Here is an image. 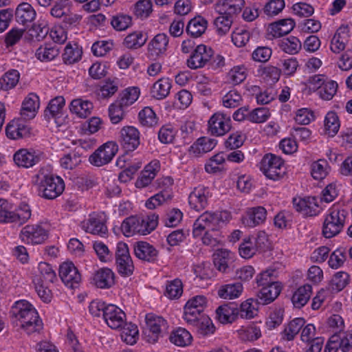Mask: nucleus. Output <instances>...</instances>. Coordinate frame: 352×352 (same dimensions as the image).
I'll return each instance as SVG.
<instances>
[{
  "instance_id": "nucleus-6",
  "label": "nucleus",
  "mask_w": 352,
  "mask_h": 352,
  "mask_svg": "<svg viewBox=\"0 0 352 352\" xmlns=\"http://www.w3.org/2000/svg\"><path fill=\"white\" fill-rule=\"evenodd\" d=\"M145 322L148 334L145 333L146 342L154 344L160 337L166 333L168 329L167 321L162 316L153 313L147 314L145 316Z\"/></svg>"
},
{
  "instance_id": "nucleus-5",
  "label": "nucleus",
  "mask_w": 352,
  "mask_h": 352,
  "mask_svg": "<svg viewBox=\"0 0 352 352\" xmlns=\"http://www.w3.org/2000/svg\"><path fill=\"white\" fill-rule=\"evenodd\" d=\"M115 265L116 271L122 277H129L133 274L135 267L128 245L122 241L116 245Z\"/></svg>"
},
{
  "instance_id": "nucleus-63",
  "label": "nucleus",
  "mask_w": 352,
  "mask_h": 352,
  "mask_svg": "<svg viewBox=\"0 0 352 352\" xmlns=\"http://www.w3.org/2000/svg\"><path fill=\"white\" fill-rule=\"evenodd\" d=\"M271 116L270 110L264 107H258L250 111L248 121L260 124L266 122Z\"/></svg>"
},
{
  "instance_id": "nucleus-15",
  "label": "nucleus",
  "mask_w": 352,
  "mask_h": 352,
  "mask_svg": "<svg viewBox=\"0 0 352 352\" xmlns=\"http://www.w3.org/2000/svg\"><path fill=\"white\" fill-rule=\"evenodd\" d=\"M59 276L63 283L69 288L78 287L81 280V275L72 262H65L60 265Z\"/></svg>"
},
{
  "instance_id": "nucleus-43",
  "label": "nucleus",
  "mask_w": 352,
  "mask_h": 352,
  "mask_svg": "<svg viewBox=\"0 0 352 352\" xmlns=\"http://www.w3.org/2000/svg\"><path fill=\"white\" fill-rule=\"evenodd\" d=\"M173 195L171 190L168 188L164 189L155 194V195L150 197L145 203V206L148 209L153 210L157 206L163 204L171 200Z\"/></svg>"
},
{
  "instance_id": "nucleus-46",
  "label": "nucleus",
  "mask_w": 352,
  "mask_h": 352,
  "mask_svg": "<svg viewBox=\"0 0 352 352\" xmlns=\"http://www.w3.org/2000/svg\"><path fill=\"white\" fill-rule=\"evenodd\" d=\"M58 54L59 50L56 45H45L36 50L35 56L42 62H48L54 60Z\"/></svg>"
},
{
  "instance_id": "nucleus-62",
  "label": "nucleus",
  "mask_w": 352,
  "mask_h": 352,
  "mask_svg": "<svg viewBox=\"0 0 352 352\" xmlns=\"http://www.w3.org/2000/svg\"><path fill=\"white\" fill-rule=\"evenodd\" d=\"M189 324L196 327L198 332L203 336L213 333L214 331V327L211 319L206 314L199 318L197 322L189 323Z\"/></svg>"
},
{
  "instance_id": "nucleus-32",
  "label": "nucleus",
  "mask_w": 352,
  "mask_h": 352,
  "mask_svg": "<svg viewBox=\"0 0 352 352\" xmlns=\"http://www.w3.org/2000/svg\"><path fill=\"white\" fill-rule=\"evenodd\" d=\"M280 291L281 287L280 285H272L267 287H263L257 294L256 300L260 305H268L278 297Z\"/></svg>"
},
{
  "instance_id": "nucleus-42",
  "label": "nucleus",
  "mask_w": 352,
  "mask_h": 352,
  "mask_svg": "<svg viewBox=\"0 0 352 352\" xmlns=\"http://www.w3.org/2000/svg\"><path fill=\"white\" fill-rule=\"evenodd\" d=\"M217 144V140L207 137H201L190 146L191 151L197 154L206 153L212 151Z\"/></svg>"
},
{
  "instance_id": "nucleus-49",
  "label": "nucleus",
  "mask_w": 352,
  "mask_h": 352,
  "mask_svg": "<svg viewBox=\"0 0 352 352\" xmlns=\"http://www.w3.org/2000/svg\"><path fill=\"white\" fill-rule=\"evenodd\" d=\"M256 245L252 241V236H248L243 239L239 247L240 256L243 258H250L258 252Z\"/></svg>"
},
{
  "instance_id": "nucleus-23",
  "label": "nucleus",
  "mask_w": 352,
  "mask_h": 352,
  "mask_svg": "<svg viewBox=\"0 0 352 352\" xmlns=\"http://www.w3.org/2000/svg\"><path fill=\"white\" fill-rule=\"evenodd\" d=\"M82 228L86 232L100 236H104L108 232L105 223L96 215H89L87 220L82 221Z\"/></svg>"
},
{
  "instance_id": "nucleus-10",
  "label": "nucleus",
  "mask_w": 352,
  "mask_h": 352,
  "mask_svg": "<svg viewBox=\"0 0 352 352\" xmlns=\"http://www.w3.org/2000/svg\"><path fill=\"white\" fill-rule=\"evenodd\" d=\"M213 55L214 51L210 47L204 44L198 45L187 59V66L191 69L203 68L208 65Z\"/></svg>"
},
{
  "instance_id": "nucleus-60",
  "label": "nucleus",
  "mask_w": 352,
  "mask_h": 352,
  "mask_svg": "<svg viewBox=\"0 0 352 352\" xmlns=\"http://www.w3.org/2000/svg\"><path fill=\"white\" fill-rule=\"evenodd\" d=\"M183 293V285L180 279L175 278L168 281L166 287L165 296L170 299L179 298Z\"/></svg>"
},
{
  "instance_id": "nucleus-38",
  "label": "nucleus",
  "mask_w": 352,
  "mask_h": 352,
  "mask_svg": "<svg viewBox=\"0 0 352 352\" xmlns=\"http://www.w3.org/2000/svg\"><path fill=\"white\" fill-rule=\"evenodd\" d=\"M169 340L175 345L184 347L191 344L192 337L186 329L179 327L171 332Z\"/></svg>"
},
{
  "instance_id": "nucleus-40",
  "label": "nucleus",
  "mask_w": 352,
  "mask_h": 352,
  "mask_svg": "<svg viewBox=\"0 0 352 352\" xmlns=\"http://www.w3.org/2000/svg\"><path fill=\"white\" fill-rule=\"evenodd\" d=\"M20 78V73L16 69H10L0 78V89L8 91L16 87Z\"/></svg>"
},
{
  "instance_id": "nucleus-18",
  "label": "nucleus",
  "mask_w": 352,
  "mask_h": 352,
  "mask_svg": "<svg viewBox=\"0 0 352 352\" xmlns=\"http://www.w3.org/2000/svg\"><path fill=\"white\" fill-rule=\"evenodd\" d=\"M210 197V192L208 187L198 186L188 196L189 205L196 211L202 210L208 206Z\"/></svg>"
},
{
  "instance_id": "nucleus-16",
  "label": "nucleus",
  "mask_w": 352,
  "mask_h": 352,
  "mask_svg": "<svg viewBox=\"0 0 352 352\" xmlns=\"http://www.w3.org/2000/svg\"><path fill=\"white\" fill-rule=\"evenodd\" d=\"M103 319L112 329H120L126 324L125 313L113 304H108Z\"/></svg>"
},
{
  "instance_id": "nucleus-2",
  "label": "nucleus",
  "mask_w": 352,
  "mask_h": 352,
  "mask_svg": "<svg viewBox=\"0 0 352 352\" xmlns=\"http://www.w3.org/2000/svg\"><path fill=\"white\" fill-rule=\"evenodd\" d=\"M32 183L38 188V195L46 199H54L65 190V182L59 176L46 174L43 168L32 178Z\"/></svg>"
},
{
  "instance_id": "nucleus-28",
  "label": "nucleus",
  "mask_w": 352,
  "mask_h": 352,
  "mask_svg": "<svg viewBox=\"0 0 352 352\" xmlns=\"http://www.w3.org/2000/svg\"><path fill=\"white\" fill-rule=\"evenodd\" d=\"M158 215L151 213L146 217H136L137 232L146 235L155 229L158 223Z\"/></svg>"
},
{
  "instance_id": "nucleus-35",
  "label": "nucleus",
  "mask_w": 352,
  "mask_h": 352,
  "mask_svg": "<svg viewBox=\"0 0 352 352\" xmlns=\"http://www.w3.org/2000/svg\"><path fill=\"white\" fill-rule=\"evenodd\" d=\"M312 287L309 284L298 287L293 294L292 302L296 308L304 307L309 300Z\"/></svg>"
},
{
  "instance_id": "nucleus-51",
  "label": "nucleus",
  "mask_w": 352,
  "mask_h": 352,
  "mask_svg": "<svg viewBox=\"0 0 352 352\" xmlns=\"http://www.w3.org/2000/svg\"><path fill=\"white\" fill-rule=\"evenodd\" d=\"M330 167L325 160H319L311 164V174L316 180L324 179L329 173Z\"/></svg>"
},
{
  "instance_id": "nucleus-37",
  "label": "nucleus",
  "mask_w": 352,
  "mask_h": 352,
  "mask_svg": "<svg viewBox=\"0 0 352 352\" xmlns=\"http://www.w3.org/2000/svg\"><path fill=\"white\" fill-rule=\"evenodd\" d=\"M243 289L241 283H234L221 285L218 289L219 296L223 299H234L241 296Z\"/></svg>"
},
{
  "instance_id": "nucleus-21",
  "label": "nucleus",
  "mask_w": 352,
  "mask_h": 352,
  "mask_svg": "<svg viewBox=\"0 0 352 352\" xmlns=\"http://www.w3.org/2000/svg\"><path fill=\"white\" fill-rule=\"evenodd\" d=\"M267 218V210L263 206H258L248 208L246 215L243 218V223L248 227L254 228L263 223Z\"/></svg>"
},
{
  "instance_id": "nucleus-41",
  "label": "nucleus",
  "mask_w": 352,
  "mask_h": 352,
  "mask_svg": "<svg viewBox=\"0 0 352 352\" xmlns=\"http://www.w3.org/2000/svg\"><path fill=\"white\" fill-rule=\"evenodd\" d=\"M38 98L35 95H30L25 98L21 109V115L24 119L34 118L36 110L38 107Z\"/></svg>"
},
{
  "instance_id": "nucleus-13",
  "label": "nucleus",
  "mask_w": 352,
  "mask_h": 352,
  "mask_svg": "<svg viewBox=\"0 0 352 352\" xmlns=\"http://www.w3.org/2000/svg\"><path fill=\"white\" fill-rule=\"evenodd\" d=\"M213 263L219 272L227 275L232 274L236 268L232 253L226 249L218 250L214 253Z\"/></svg>"
},
{
  "instance_id": "nucleus-58",
  "label": "nucleus",
  "mask_w": 352,
  "mask_h": 352,
  "mask_svg": "<svg viewBox=\"0 0 352 352\" xmlns=\"http://www.w3.org/2000/svg\"><path fill=\"white\" fill-rule=\"evenodd\" d=\"M93 248L101 262L107 263L113 260V253L103 242L100 241H94L93 243Z\"/></svg>"
},
{
  "instance_id": "nucleus-14",
  "label": "nucleus",
  "mask_w": 352,
  "mask_h": 352,
  "mask_svg": "<svg viewBox=\"0 0 352 352\" xmlns=\"http://www.w3.org/2000/svg\"><path fill=\"white\" fill-rule=\"evenodd\" d=\"M140 133L138 129L133 126H125L120 131L119 141L126 151H135L140 144Z\"/></svg>"
},
{
  "instance_id": "nucleus-8",
  "label": "nucleus",
  "mask_w": 352,
  "mask_h": 352,
  "mask_svg": "<svg viewBox=\"0 0 352 352\" xmlns=\"http://www.w3.org/2000/svg\"><path fill=\"white\" fill-rule=\"evenodd\" d=\"M207 303L204 296H196L189 299L184 308V319L188 323H196L199 318L205 315L204 310Z\"/></svg>"
},
{
  "instance_id": "nucleus-36",
  "label": "nucleus",
  "mask_w": 352,
  "mask_h": 352,
  "mask_svg": "<svg viewBox=\"0 0 352 352\" xmlns=\"http://www.w3.org/2000/svg\"><path fill=\"white\" fill-rule=\"evenodd\" d=\"M171 88V80L168 78H162L156 81L151 89L152 96L157 100L166 98Z\"/></svg>"
},
{
  "instance_id": "nucleus-53",
  "label": "nucleus",
  "mask_w": 352,
  "mask_h": 352,
  "mask_svg": "<svg viewBox=\"0 0 352 352\" xmlns=\"http://www.w3.org/2000/svg\"><path fill=\"white\" fill-rule=\"evenodd\" d=\"M305 324V320L302 318H296L292 320L284 330L283 338L287 340H292L299 333L300 329Z\"/></svg>"
},
{
  "instance_id": "nucleus-19",
  "label": "nucleus",
  "mask_w": 352,
  "mask_h": 352,
  "mask_svg": "<svg viewBox=\"0 0 352 352\" xmlns=\"http://www.w3.org/2000/svg\"><path fill=\"white\" fill-rule=\"evenodd\" d=\"M133 252L138 258L148 263H154L159 254L158 250L153 245L143 241L133 243Z\"/></svg>"
},
{
  "instance_id": "nucleus-12",
  "label": "nucleus",
  "mask_w": 352,
  "mask_h": 352,
  "mask_svg": "<svg viewBox=\"0 0 352 352\" xmlns=\"http://www.w3.org/2000/svg\"><path fill=\"white\" fill-rule=\"evenodd\" d=\"M20 239L26 244H41L47 238V231L39 224L26 225L19 234Z\"/></svg>"
},
{
  "instance_id": "nucleus-11",
  "label": "nucleus",
  "mask_w": 352,
  "mask_h": 352,
  "mask_svg": "<svg viewBox=\"0 0 352 352\" xmlns=\"http://www.w3.org/2000/svg\"><path fill=\"white\" fill-rule=\"evenodd\" d=\"M45 154L40 150L22 148L17 151L13 157L19 167L25 168L33 167L44 160Z\"/></svg>"
},
{
  "instance_id": "nucleus-33",
  "label": "nucleus",
  "mask_w": 352,
  "mask_h": 352,
  "mask_svg": "<svg viewBox=\"0 0 352 352\" xmlns=\"http://www.w3.org/2000/svg\"><path fill=\"white\" fill-rule=\"evenodd\" d=\"M94 105L91 101L82 98L73 100L69 106L71 112L80 118H87L91 114Z\"/></svg>"
},
{
  "instance_id": "nucleus-9",
  "label": "nucleus",
  "mask_w": 352,
  "mask_h": 352,
  "mask_svg": "<svg viewBox=\"0 0 352 352\" xmlns=\"http://www.w3.org/2000/svg\"><path fill=\"white\" fill-rule=\"evenodd\" d=\"M231 128L230 116L222 112L214 113L208 121V133L212 136H223L230 131Z\"/></svg>"
},
{
  "instance_id": "nucleus-3",
  "label": "nucleus",
  "mask_w": 352,
  "mask_h": 352,
  "mask_svg": "<svg viewBox=\"0 0 352 352\" xmlns=\"http://www.w3.org/2000/svg\"><path fill=\"white\" fill-rule=\"evenodd\" d=\"M347 214L339 206L331 207L324 216L322 235L326 239H331L339 234L344 227Z\"/></svg>"
},
{
  "instance_id": "nucleus-20",
  "label": "nucleus",
  "mask_w": 352,
  "mask_h": 352,
  "mask_svg": "<svg viewBox=\"0 0 352 352\" xmlns=\"http://www.w3.org/2000/svg\"><path fill=\"white\" fill-rule=\"evenodd\" d=\"M14 16L17 23L28 27L35 19L36 12L30 3L22 2L16 6Z\"/></svg>"
},
{
  "instance_id": "nucleus-59",
  "label": "nucleus",
  "mask_w": 352,
  "mask_h": 352,
  "mask_svg": "<svg viewBox=\"0 0 352 352\" xmlns=\"http://www.w3.org/2000/svg\"><path fill=\"white\" fill-rule=\"evenodd\" d=\"M152 12L153 3L151 0H139L135 4L134 14L141 19L148 17Z\"/></svg>"
},
{
  "instance_id": "nucleus-56",
  "label": "nucleus",
  "mask_w": 352,
  "mask_h": 352,
  "mask_svg": "<svg viewBox=\"0 0 352 352\" xmlns=\"http://www.w3.org/2000/svg\"><path fill=\"white\" fill-rule=\"evenodd\" d=\"M338 87V85L336 81L327 79L318 91V94L324 100H331L336 94Z\"/></svg>"
},
{
  "instance_id": "nucleus-7",
  "label": "nucleus",
  "mask_w": 352,
  "mask_h": 352,
  "mask_svg": "<svg viewBox=\"0 0 352 352\" xmlns=\"http://www.w3.org/2000/svg\"><path fill=\"white\" fill-rule=\"evenodd\" d=\"M118 151V144L109 141L99 146L89 157V162L95 166H102L111 162Z\"/></svg>"
},
{
  "instance_id": "nucleus-24",
  "label": "nucleus",
  "mask_w": 352,
  "mask_h": 352,
  "mask_svg": "<svg viewBox=\"0 0 352 352\" xmlns=\"http://www.w3.org/2000/svg\"><path fill=\"white\" fill-rule=\"evenodd\" d=\"M296 23L291 18L283 19L272 23L268 27V32L273 37H281L291 32Z\"/></svg>"
},
{
  "instance_id": "nucleus-54",
  "label": "nucleus",
  "mask_w": 352,
  "mask_h": 352,
  "mask_svg": "<svg viewBox=\"0 0 352 352\" xmlns=\"http://www.w3.org/2000/svg\"><path fill=\"white\" fill-rule=\"evenodd\" d=\"M31 215L32 212L30 206L26 203L22 202L16 209L13 210L12 223H25L30 219Z\"/></svg>"
},
{
  "instance_id": "nucleus-17",
  "label": "nucleus",
  "mask_w": 352,
  "mask_h": 352,
  "mask_svg": "<svg viewBox=\"0 0 352 352\" xmlns=\"http://www.w3.org/2000/svg\"><path fill=\"white\" fill-rule=\"evenodd\" d=\"M293 206L296 211L304 216L314 217L320 212V208L315 197H307L303 199L294 198Z\"/></svg>"
},
{
  "instance_id": "nucleus-55",
  "label": "nucleus",
  "mask_w": 352,
  "mask_h": 352,
  "mask_svg": "<svg viewBox=\"0 0 352 352\" xmlns=\"http://www.w3.org/2000/svg\"><path fill=\"white\" fill-rule=\"evenodd\" d=\"M125 106L117 100L111 104L108 109L109 117L112 124H116L120 122L124 118Z\"/></svg>"
},
{
  "instance_id": "nucleus-50",
  "label": "nucleus",
  "mask_w": 352,
  "mask_h": 352,
  "mask_svg": "<svg viewBox=\"0 0 352 352\" xmlns=\"http://www.w3.org/2000/svg\"><path fill=\"white\" fill-rule=\"evenodd\" d=\"M138 119L141 125L152 127L157 124L158 118L150 107H146L138 113Z\"/></svg>"
},
{
  "instance_id": "nucleus-52",
  "label": "nucleus",
  "mask_w": 352,
  "mask_h": 352,
  "mask_svg": "<svg viewBox=\"0 0 352 352\" xmlns=\"http://www.w3.org/2000/svg\"><path fill=\"white\" fill-rule=\"evenodd\" d=\"M140 89L135 87H131L124 89L118 98L121 104L126 107L133 104L139 98Z\"/></svg>"
},
{
  "instance_id": "nucleus-27",
  "label": "nucleus",
  "mask_w": 352,
  "mask_h": 352,
  "mask_svg": "<svg viewBox=\"0 0 352 352\" xmlns=\"http://www.w3.org/2000/svg\"><path fill=\"white\" fill-rule=\"evenodd\" d=\"M245 4L244 0H223L219 1L215 5V10L219 14H227L232 17L241 11Z\"/></svg>"
},
{
  "instance_id": "nucleus-39",
  "label": "nucleus",
  "mask_w": 352,
  "mask_h": 352,
  "mask_svg": "<svg viewBox=\"0 0 352 352\" xmlns=\"http://www.w3.org/2000/svg\"><path fill=\"white\" fill-rule=\"evenodd\" d=\"M82 50L76 43L72 45L67 44L64 52L62 54L63 60L65 64L72 65L78 62L82 57Z\"/></svg>"
},
{
  "instance_id": "nucleus-64",
  "label": "nucleus",
  "mask_w": 352,
  "mask_h": 352,
  "mask_svg": "<svg viewBox=\"0 0 352 352\" xmlns=\"http://www.w3.org/2000/svg\"><path fill=\"white\" fill-rule=\"evenodd\" d=\"M228 77L230 82L239 85L245 80L247 69L244 65L234 66L228 72Z\"/></svg>"
},
{
  "instance_id": "nucleus-61",
  "label": "nucleus",
  "mask_w": 352,
  "mask_h": 352,
  "mask_svg": "<svg viewBox=\"0 0 352 352\" xmlns=\"http://www.w3.org/2000/svg\"><path fill=\"white\" fill-rule=\"evenodd\" d=\"M346 259L345 248H338L330 255L328 263L332 269H338L342 266Z\"/></svg>"
},
{
  "instance_id": "nucleus-4",
  "label": "nucleus",
  "mask_w": 352,
  "mask_h": 352,
  "mask_svg": "<svg viewBox=\"0 0 352 352\" xmlns=\"http://www.w3.org/2000/svg\"><path fill=\"white\" fill-rule=\"evenodd\" d=\"M260 169L266 177L274 181L282 179L286 173L283 160L272 153H267L263 157Z\"/></svg>"
},
{
  "instance_id": "nucleus-34",
  "label": "nucleus",
  "mask_w": 352,
  "mask_h": 352,
  "mask_svg": "<svg viewBox=\"0 0 352 352\" xmlns=\"http://www.w3.org/2000/svg\"><path fill=\"white\" fill-rule=\"evenodd\" d=\"M259 305L256 299L254 298L243 301L239 307H237L238 317L245 319L253 318L257 315Z\"/></svg>"
},
{
  "instance_id": "nucleus-1",
  "label": "nucleus",
  "mask_w": 352,
  "mask_h": 352,
  "mask_svg": "<svg viewBox=\"0 0 352 352\" xmlns=\"http://www.w3.org/2000/svg\"><path fill=\"white\" fill-rule=\"evenodd\" d=\"M10 314L13 326L23 329L28 334L39 331L43 327L36 309L25 300L16 301Z\"/></svg>"
},
{
  "instance_id": "nucleus-57",
  "label": "nucleus",
  "mask_w": 352,
  "mask_h": 352,
  "mask_svg": "<svg viewBox=\"0 0 352 352\" xmlns=\"http://www.w3.org/2000/svg\"><path fill=\"white\" fill-rule=\"evenodd\" d=\"M349 283V274L344 272H337L331 278L329 289L332 292L342 290Z\"/></svg>"
},
{
  "instance_id": "nucleus-31",
  "label": "nucleus",
  "mask_w": 352,
  "mask_h": 352,
  "mask_svg": "<svg viewBox=\"0 0 352 352\" xmlns=\"http://www.w3.org/2000/svg\"><path fill=\"white\" fill-rule=\"evenodd\" d=\"M65 104V100L63 96H57L52 99L44 111L45 118L47 120L51 118L55 120L60 118L63 115L62 111Z\"/></svg>"
},
{
  "instance_id": "nucleus-25",
  "label": "nucleus",
  "mask_w": 352,
  "mask_h": 352,
  "mask_svg": "<svg viewBox=\"0 0 352 352\" xmlns=\"http://www.w3.org/2000/svg\"><path fill=\"white\" fill-rule=\"evenodd\" d=\"M93 280L97 287L109 289L115 283V274L109 268H100L94 274Z\"/></svg>"
},
{
  "instance_id": "nucleus-30",
  "label": "nucleus",
  "mask_w": 352,
  "mask_h": 352,
  "mask_svg": "<svg viewBox=\"0 0 352 352\" xmlns=\"http://www.w3.org/2000/svg\"><path fill=\"white\" fill-rule=\"evenodd\" d=\"M38 274L34 282L50 285L57 280L56 274L52 265L45 262H41L38 265Z\"/></svg>"
},
{
  "instance_id": "nucleus-26",
  "label": "nucleus",
  "mask_w": 352,
  "mask_h": 352,
  "mask_svg": "<svg viewBox=\"0 0 352 352\" xmlns=\"http://www.w3.org/2000/svg\"><path fill=\"white\" fill-rule=\"evenodd\" d=\"M216 314L221 323H232L238 318L237 305L230 302L221 305L217 309Z\"/></svg>"
},
{
  "instance_id": "nucleus-29",
  "label": "nucleus",
  "mask_w": 352,
  "mask_h": 352,
  "mask_svg": "<svg viewBox=\"0 0 352 352\" xmlns=\"http://www.w3.org/2000/svg\"><path fill=\"white\" fill-rule=\"evenodd\" d=\"M208 27V21L200 15L191 19L186 28V32L192 38L201 36Z\"/></svg>"
},
{
  "instance_id": "nucleus-44",
  "label": "nucleus",
  "mask_w": 352,
  "mask_h": 352,
  "mask_svg": "<svg viewBox=\"0 0 352 352\" xmlns=\"http://www.w3.org/2000/svg\"><path fill=\"white\" fill-rule=\"evenodd\" d=\"M278 46L281 50L287 54H296L301 49L302 43L297 37L290 36L280 40Z\"/></svg>"
},
{
  "instance_id": "nucleus-45",
  "label": "nucleus",
  "mask_w": 352,
  "mask_h": 352,
  "mask_svg": "<svg viewBox=\"0 0 352 352\" xmlns=\"http://www.w3.org/2000/svg\"><path fill=\"white\" fill-rule=\"evenodd\" d=\"M147 37L140 31H135L128 34L123 41V45L128 49H138L146 42Z\"/></svg>"
},
{
  "instance_id": "nucleus-47",
  "label": "nucleus",
  "mask_w": 352,
  "mask_h": 352,
  "mask_svg": "<svg viewBox=\"0 0 352 352\" xmlns=\"http://www.w3.org/2000/svg\"><path fill=\"white\" fill-rule=\"evenodd\" d=\"M324 129L329 136H335L340 129V122L337 113L334 111H329L324 118Z\"/></svg>"
},
{
  "instance_id": "nucleus-22",
  "label": "nucleus",
  "mask_w": 352,
  "mask_h": 352,
  "mask_svg": "<svg viewBox=\"0 0 352 352\" xmlns=\"http://www.w3.org/2000/svg\"><path fill=\"white\" fill-rule=\"evenodd\" d=\"M168 45V36L164 33L155 35L148 44V54L150 58H156L164 54Z\"/></svg>"
},
{
  "instance_id": "nucleus-48",
  "label": "nucleus",
  "mask_w": 352,
  "mask_h": 352,
  "mask_svg": "<svg viewBox=\"0 0 352 352\" xmlns=\"http://www.w3.org/2000/svg\"><path fill=\"white\" fill-rule=\"evenodd\" d=\"M110 23L116 31H124L132 25V17L129 14L119 13L111 16Z\"/></svg>"
}]
</instances>
